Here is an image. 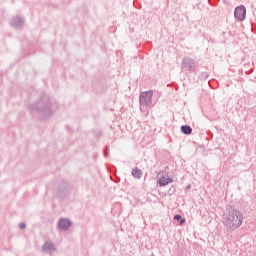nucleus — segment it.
Segmentation results:
<instances>
[{"mask_svg":"<svg viewBox=\"0 0 256 256\" xmlns=\"http://www.w3.org/2000/svg\"><path fill=\"white\" fill-rule=\"evenodd\" d=\"M104 157H108L107 150L104 151Z\"/></svg>","mask_w":256,"mask_h":256,"instance_id":"obj_14","label":"nucleus"},{"mask_svg":"<svg viewBox=\"0 0 256 256\" xmlns=\"http://www.w3.org/2000/svg\"><path fill=\"white\" fill-rule=\"evenodd\" d=\"M58 229H60V231H69V227H71V225H73V223L71 222V220L67 219V218H60L58 220Z\"/></svg>","mask_w":256,"mask_h":256,"instance_id":"obj_6","label":"nucleus"},{"mask_svg":"<svg viewBox=\"0 0 256 256\" xmlns=\"http://www.w3.org/2000/svg\"><path fill=\"white\" fill-rule=\"evenodd\" d=\"M139 103L140 107H153V91L149 90L140 93Z\"/></svg>","mask_w":256,"mask_h":256,"instance_id":"obj_3","label":"nucleus"},{"mask_svg":"<svg viewBox=\"0 0 256 256\" xmlns=\"http://www.w3.org/2000/svg\"><path fill=\"white\" fill-rule=\"evenodd\" d=\"M197 67V63L190 57H184L181 62V70L194 72Z\"/></svg>","mask_w":256,"mask_h":256,"instance_id":"obj_4","label":"nucleus"},{"mask_svg":"<svg viewBox=\"0 0 256 256\" xmlns=\"http://www.w3.org/2000/svg\"><path fill=\"white\" fill-rule=\"evenodd\" d=\"M11 27H15V29H19L22 25H25V19L16 16L12 18V21L10 22Z\"/></svg>","mask_w":256,"mask_h":256,"instance_id":"obj_8","label":"nucleus"},{"mask_svg":"<svg viewBox=\"0 0 256 256\" xmlns=\"http://www.w3.org/2000/svg\"><path fill=\"white\" fill-rule=\"evenodd\" d=\"M234 17L238 21H245L247 17V8L244 5H240L235 8L234 10Z\"/></svg>","mask_w":256,"mask_h":256,"instance_id":"obj_5","label":"nucleus"},{"mask_svg":"<svg viewBox=\"0 0 256 256\" xmlns=\"http://www.w3.org/2000/svg\"><path fill=\"white\" fill-rule=\"evenodd\" d=\"M180 129L184 135H191L193 133V128L189 125H182Z\"/></svg>","mask_w":256,"mask_h":256,"instance_id":"obj_10","label":"nucleus"},{"mask_svg":"<svg viewBox=\"0 0 256 256\" xmlns=\"http://www.w3.org/2000/svg\"><path fill=\"white\" fill-rule=\"evenodd\" d=\"M174 221H179L180 225H183V223H185V219H183V216H181L180 214L174 215Z\"/></svg>","mask_w":256,"mask_h":256,"instance_id":"obj_12","label":"nucleus"},{"mask_svg":"<svg viewBox=\"0 0 256 256\" xmlns=\"http://www.w3.org/2000/svg\"><path fill=\"white\" fill-rule=\"evenodd\" d=\"M169 183H173V179H171V177H169L168 175H162L158 179V184L160 185V187H167Z\"/></svg>","mask_w":256,"mask_h":256,"instance_id":"obj_9","label":"nucleus"},{"mask_svg":"<svg viewBox=\"0 0 256 256\" xmlns=\"http://www.w3.org/2000/svg\"><path fill=\"white\" fill-rule=\"evenodd\" d=\"M25 227H26L25 223H20L19 224V229L23 230V229H25Z\"/></svg>","mask_w":256,"mask_h":256,"instance_id":"obj_13","label":"nucleus"},{"mask_svg":"<svg viewBox=\"0 0 256 256\" xmlns=\"http://www.w3.org/2000/svg\"><path fill=\"white\" fill-rule=\"evenodd\" d=\"M30 108L32 111L45 115V117H51L55 113V109H57V104L51 100L49 95L44 94L38 101L31 104Z\"/></svg>","mask_w":256,"mask_h":256,"instance_id":"obj_2","label":"nucleus"},{"mask_svg":"<svg viewBox=\"0 0 256 256\" xmlns=\"http://www.w3.org/2000/svg\"><path fill=\"white\" fill-rule=\"evenodd\" d=\"M42 251L51 255V253H55V251H57V248H55L54 243L44 242V244L42 245Z\"/></svg>","mask_w":256,"mask_h":256,"instance_id":"obj_7","label":"nucleus"},{"mask_svg":"<svg viewBox=\"0 0 256 256\" xmlns=\"http://www.w3.org/2000/svg\"><path fill=\"white\" fill-rule=\"evenodd\" d=\"M222 223L229 233H233L235 229H239V226L243 225V214L233 206H228Z\"/></svg>","mask_w":256,"mask_h":256,"instance_id":"obj_1","label":"nucleus"},{"mask_svg":"<svg viewBox=\"0 0 256 256\" xmlns=\"http://www.w3.org/2000/svg\"><path fill=\"white\" fill-rule=\"evenodd\" d=\"M132 177H135V179H141V176L143 175V172L139 168L132 169L131 172Z\"/></svg>","mask_w":256,"mask_h":256,"instance_id":"obj_11","label":"nucleus"}]
</instances>
